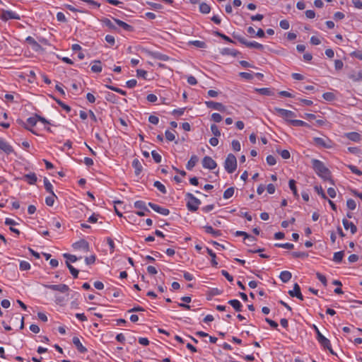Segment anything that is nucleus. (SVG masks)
Wrapping results in <instances>:
<instances>
[{
  "label": "nucleus",
  "mask_w": 362,
  "mask_h": 362,
  "mask_svg": "<svg viewBox=\"0 0 362 362\" xmlns=\"http://www.w3.org/2000/svg\"><path fill=\"white\" fill-rule=\"evenodd\" d=\"M312 164L313 168L319 177H320L324 180L330 182L331 184L334 185V181L331 178L330 170L325 165L322 161L317 159H313Z\"/></svg>",
  "instance_id": "nucleus-1"
},
{
  "label": "nucleus",
  "mask_w": 362,
  "mask_h": 362,
  "mask_svg": "<svg viewBox=\"0 0 362 362\" xmlns=\"http://www.w3.org/2000/svg\"><path fill=\"white\" fill-rule=\"evenodd\" d=\"M224 168L225 170L228 173H233L237 168V159L236 157L232 154L229 153L224 162Z\"/></svg>",
  "instance_id": "nucleus-2"
},
{
  "label": "nucleus",
  "mask_w": 362,
  "mask_h": 362,
  "mask_svg": "<svg viewBox=\"0 0 362 362\" xmlns=\"http://www.w3.org/2000/svg\"><path fill=\"white\" fill-rule=\"evenodd\" d=\"M185 197L189 199V201L187 203V209L192 212L196 211L199 209V206L201 204V201L190 192L186 193Z\"/></svg>",
  "instance_id": "nucleus-3"
},
{
  "label": "nucleus",
  "mask_w": 362,
  "mask_h": 362,
  "mask_svg": "<svg viewBox=\"0 0 362 362\" xmlns=\"http://www.w3.org/2000/svg\"><path fill=\"white\" fill-rule=\"evenodd\" d=\"M274 112L278 116L284 118L288 123H290L291 120H293L292 118L296 117L293 112L280 107H274Z\"/></svg>",
  "instance_id": "nucleus-4"
},
{
  "label": "nucleus",
  "mask_w": 362,
  "mask_h": 362,
  "mask_svg": "<svg viewBox=\"0 0 362 362\" xmlns=\"http://www.w3.org/2000/svg\"><path fill=\"white\" fill-rule=\"evenodd\" d=\"M72 247L74 250H82L85 252H88L90 251V245L88 241L85 239H81L72 245Z\"/></svg>",
  "instance_id": "nucleus-5"
},
{
  "label": "nucleus",
  "mask_w": 362,
  "mask_h": 362,
  "mask_svg": "<svg viewBox=\"0 0 362 362\" xmlns=\"http://www.w3.org/2000/svg\"><path fill=\"white\" fill-rule=\"evenodd\" d=\"M0 18L4 21H7L10 19L19 20L21 18L18 13L12 11L2 10V13L0 15Z\"/></svg>",
  "instance_id": "nucleus-6"
},
{
  "label": "nucleus",
  "mask_w": 362,
  "mask_h": 362,
  "mask_svg": "<svg viewBox=\"0 0 362 362\" xmlns=\"http://www.w3.org/2000/svg\"><path fill=\"white\" fill-rule=\"evenodd\" d=\"M134 207L136 209H139V211H136V214L139 216H145L144 211L150 212L149 209L147 208L146 203L144 201H136L134 202Z\"/></svg>",
  "instance_id": "nucleus-7"
},
{
  "label": "nucleus",
  "mask_w": 362,
  "mask_h": 362,
  "mask_svg": "<svg viewBox=\"0 0 362 362\" xmlns=\"http://www.w3.org/2000/svg\"><path fill=\"white\" fill-rule=\"evenodd\" d=\"M205 105L208 108L216 110L222 112H225L226 109L222 103L212 100L206 101Z\"/></svg>",
  "instance_id": "nucleus-8"
},
{
  "label": "nucleus",
  "mask_w": 362,
  "mask_h": 362,
  "mask_svg": "<svg viewBox=\"0 0 362 362\" xmlns=\"http://www.w3.org/2000/svg\"><path fill=\"white\" fill-rule=\"evenodd\" d=\"M45 288L51 289L52 291H57L61 293H66L69 291V288L66 284H44Z\"/></svg>",
  "instance_id": "nucleus-9"
},
{
  "label": "nucleus",
  "mask_w": 362,
  "mask_h": 362,
  "mask_svg": "<svg viewBox=\"0 0 362 362\" xmlns=\"http://www.w3.org/2000/svg\"><path fill=\"white\" fill-rule=\"evenodd\" d=\"M202 165L204 168L214 170L216 168L217 163L210 156H206L202 160Z\"/></svg>",
  "instance_id": "nucleus-10"
},
{
  "label": "nucleus",
  "mask_w": 362,
  "mask_h": 362,
  "mask_svg": "<svg viewBox=\"0 0 362 362\" xmlns=\"http://www.w3.org/2000/svg\"><path fill=\"white\" fill-rule=\"evenodd\" d=\"M317 334V339L322 347H327L329 345V339L322 334L317 326L313 325Z\"/></svg>",
  "instance_id": "nucleus-11"
},
{
  "label": "nucleus",
  "mask_w": 362,
  "mask_h": 362,
  "mask_svg": "<svg viewBox=\"0 0 362 362\" xmlns=\"http://www.w3.org/2000/svg\"><path fill=\"white\" fill-rule=\"evenodd\" d=\"M148 205L153 210L155 211L156 212L161 214V215H163V216H168L170 214V211L168 209H166V208H163V207H161L158 204H156L154 203H152V202H149L148 204Z\"/></svg>",
  "instance_id": "nucleus-12"
},
{
  "label": "nucleus",
  "mask_w": 362,
  "mask_h": 362,
  "mask_svg": "<svg viewBox=\"0 0 362 362\" xmlns=\"http://www.w3.org/2000/svg\"><path fill=\"white\" fill-rule=\"evenodd\" d=\"M288 294L291 297H296L297 298H298L300 300H303V295H302V293L300 292V288L299 285L297 283H296L293 285V290H290L288 291Z\"/></svg>",
  "instance_id": "nucleus-13"
},
{
  "label": "nucleus",
  "mask_w": 362,
  "mask_h": 362,
  "mask_svg": "<svg viewBox=\"0 0 362 362\" xmlns=\"http://www.w3.org/2000/svg\"><path fill=\"white\" fill-rule=\"evenodd\" d=\"M0 150L8 155L13 152V147L3 139H0Z\"/></svg>",
  "instance_id": "nucleus-14"
},
{
  "label": "nucleus",
  "mask_w": 362,
  "mask_h": 362,
  "mask_svg": "<svg viewBox=\"0 0 362 362\" xmlns=\"http://www.w3.org/2000/svg\"><path fill=\"white\" fill-rule=\"evenodd\" d=\"M314 142L318 146L327 148H331V145L329 144L330 141L329 139H325L321 137H315Z\"/></svg>",
  "instance_id": "nucleus-15"
},
{
  "label": "nucleus",
  "mask_w": 362,
  "mask_h": 362,
  "mask_svg": "<svg viewBox=\"0 0 362 362\" xmlns=\"http://www.w3.org/2000/svg\"><path fill=\"white\" fill-rule=\"evenodd\" d=\"M73 344L76 346V349L81 354L87 352V349L83 346L80 339L77 337H74L72 339Z\"/></svg>",
  "instance_id": "nucleus-16"
},
{
  "label": "nucleus",
  "mask_w": 362,
  "mask_h": 362,
  "mask_svg": "<svg viewBox=\"0 0 362 362\" xmlns=\"http://www.w3.org/2000/svg\"><path fill=\"white\" fill-rule=\"evenodd\" d=\"M342 223L346 230L350 229L351 234H355L357 232V227L354 224V223L344 218L342 220Z\"/></svg>",
  "instance_id": "nucleus-17"
},
{
  "label": "nucleus",
  "mask_w": 362,
  "mask_h": 362,
  "mask_svg": "<svg viewBox=\"0 0 362 362\" xmlns=\"http://www.w3.org/2000/svg\"><path fill=\"white\" fill-rule=\"evenodd\" d=\"M345 136L349 140L355 142H358L361 140V134L356 132H348L345 134Z\"/></svg>",
  "instance_id": "nucleus-18"
},
{
  "label": "nucleus",
  "mask_w": 362,
  "mask_h": 362,
  "mask_svg": "<svg viewBox=\"0 0 362 362\" xmlns=\"http://www.w3.org/2000/svg\"><path fill=\"white\" fill-rule=\"evenodd\" d=\"M132 166L135 170V171H134L135 175H139L142 171L143 167H142L141 162L139 160L138 158H135L133 160Z\"/></svg>",
  "instance_id": "nucleus-19"
},
{
  "label": "nucleus",
  "mask_w": 362,
  "mask_h": 362,
  "mask_svg": "<svg viewBox=\"0 0 362 362\" xmlns=\"http://www.w3.org/2000/svg\"><path fill=\"white\" fill-rule=\"evenodd\" d=\"M23 179L30 185H34L37 182V176L35 173H30L23 176Z\"/></svg>",
  "instance_id": "nucleus-20"
},
{
  "label": "nucleus",
  "mask_w": 362,
  "mask_h": 362,
  "mask_svg": "<svg viewBox=\"0 0 362 362\" xmlns=\"http://www.w3.org/2000/svg\"><path fill=\"white\" fill-rule=\"evenodd\" d=\"M206 233L211 234L213 237H218L221 235V231L220 230H214L211 226H205L204 227Z\"/></svg>",
  "instance_id": "nucleus-21"
},
{
  "label": "nucleus",
  "mask_w": 362,
  "mask_h": 362,
  "mask_svg": "<svg viewBox=\"0 0 362 362\" xmlns=\"http://www.w3.org/2000/svg\"><path fill=\"white\" fill-rule=\"evenodd\" d=\"M198 161H199V158L197 157V156L192 155L186 165L187 169L189 170H192Z\"/></svg>",
  "instance_id": "nucleus-22"
},
{
  "label": "nucleus",
  "mask_w": 362,
  "mask_h": 362,
  "mask_svg": "<svg viewBox=\"0 0 362 362\" xmlns=\"http://www.w3.org/2000/svg\"><path fill=\"white\" fill-rule=\"evenodd\" d=\"M113 20L119 26L122 28L124 30H127V31H132L133 30V27L132 25L127 24V23H125L119 19H117V18H113Z\"/></svg>",
  "instance_id": "nucleus-23"
},
{
  "label": "nucleus",
  "mask_w": 362,
  "mask_h": 362,
  "mask_svg": "<svg viewBox=\"0 0 362 362\" xmlns=\"http://www.w3.org/2000/svg\"><path fill=\"white\" fill-rule=\"evenodd\" d=\"M228 303L235 309V311L240 312L242 310L243 305L238 300H230Z\"/></svg>",
  "instance_id": "nucleus-24"
},
{
  "label": "nucleus",
  "mask_w": 362,
  "mask_h": 362,
  "mask_svg": "<svg viewBox=\"0 0 362 362\" xmlns=\"http://www.w3.org/2000/svg\"><path fill=\"white\" fill-rule=\"evenodd\" d=\"M255 91L263 95H274V92L269 88H255Z\"/></svg>",
  "instance_id": "nucleus-25"
},
{
  "label": "nucleus",
  "mask_w": 362,
  "mask_h": 362,
  "mask_svg": "<svg viewBox=\"0 0 362 362\" xmlns=\"http://www.w3.org/2000/svg\"><path fill=\"white\" fill-rule=\"evenodd\" d=\"M291 277H292V274L288 271H283L281 272V274L279 275L280 279L284 283H287L288 281H289L290 279H291Z\"/></svg>",
  "instance_id": "nucleus-26"
},
{
  "label": "nucleus",
  "mask_w": 362,
  "mask_h": 362,
  "mask_svg": "<svg viewBox=\"0 0 362 362\" xmlns=\"http://www.w3.org/2000/svg\"><path fill=\"white\" fill-rule=\"evenodd\" d=\"M221 54L223 55H231L233 57H236L240 52L234 49L230 48H223L221 51Z\"/></svg>",
  "instance_id": "nucleus-27"
},
{
  "label": "nucleus",
  "mask_w": 362,
  "mask_h": 362,
  "mask_svg": "<svg viewBox=\"0 0 362 362\" xmlns=\"http://www.w3.org/2000/svg\"><path fill=\"white\" fill-rule=\"evenodd\" d=\"M151 55L154 59L161 60L163 62H167L170 59V57L168 55L162 54L160 52H153Z\"/></svg>",
  "instance_id": "nucleus-28"
},
{
  "label": "nucleus",
  "mask_w": 362,
  "mask_h": 362,
  "mask_svg": "<svg viewBox=\"0 0 362 362\" xmlns=\"http://www.w3.org/2000/svg\"><path fill=\"white\" fill-rule=\"evenodd\" d=\"M246 47H247L249 48H255V49H257L259 50H263L264 48L263 45H262L257 42H255V41H254V42H248L247 41Z\"/></svg>",
  "instance_id": "nucleus-29"
},
{
  "label": "nucleus",
  "mask_w": 362,
  "mask_h": 362,
  "mask_svg": "<svg viewBox=\"0 0 362 362\" xmlns=\"http://www.w3.org/2000/svg\"><path fill=\"white\" fill-rule=\"evenodd\" d=\"M91 71L94 73H100L102 71V66L100 61H94V64L91 66Z\"/></svg>",
  "instance_id": "nucleus-30"
},
{
  "label": "nucleus",
  "mask_w": 362,
  "mask_h": 362,
  "mask_svg": "<svg viewBox=\"0 0 362 362\" xmlns=\"http://www.w3.org/2000/svg\"><path fill=\"white\" fill-rule=\"evenodd\" d=\"M206 252L207 253L209 254V255L211 257V265L213 267H216L217 265H218V262H216V254L213 252L212 250L209 249V248H206Z\"/></svg>",
  "instance_id": "nucleus-31"
},
{
  "label": "nucleus",
  "mask_w": 362,
  "mask_h": 362,
  "mask_svg": "<svg viewBox=\"0 0 362 362\" xmlns=\"http://www.w3.org/2000/svg\"><path fill=\"white\" fill-rule=\"evenodd\" d=\"M211 7L206 3H201L199 4V11L204 14H207L210 12Z\"/></svg>",
  "instance_id": "nucleus-32"
},
{
  "label": "nucleus",
  "mask_w": 362,
  "mask_h": 362,
  "mask_svg": "<svg viewBox=\"0 0 362 362\" xmlns=\"http://www.w3.org/2000/svg\"><path fill=\"white\" fill-rule=\"evenodd\" d=\"M344 255V251L337 252L334 254L333 260L337 263H340L343 259Z\"/></svg>",
  "instance_id": "nucleus-33"
},
{
  "label": "nucleus",
  "mask_w": 362,
  "mask_h": 362,
  "mask_svg": "<svg viewBox=\"0 0 362 362\" xmlns=\"http://www.w3.org/2000/svg\"><path fill=\"white\" fill-rule=\"evenodd\" d=\"M288 185L291 190L293 192L294 197L296 198L298 197V194L296 186V181L294 180H290L288 182Z\"/></svg>",
  "instance_id": "nucleus-34"
},
{
  "label": "nucleus",
  "mask_w": 362,
  "mask_h": 362,
  "mask_svg": "<svg viewBox=\"0 0 362 362\" xmlns=\"http://www.w3.org/2000/svg\"><path fill=\"white\" fill-rule=\"evenodd\" d=\"M235 236H243L244 239H252V240H256V238L251 235L248 234L246 232L238 230L235 233Z\"/></svg>",
  "instance_id": "nucleus-35"
},
{
  "label": "nucleus",
  "mask_w": 362,
  "mask_h": 362,
  "mask_svg": "<svg viewBox=\"0 0 362 362\" xmlns=\"http://www.w3.org/2000/svg\"><path fill=\"white\" fill-rule=\"evenodd\" d=\"M66 264L74 278H77L78 275V270L74 268L68 261H66Z\"/></svg>",
  "instance_id": "nucleus-36"
},
{
  "label": "nucleus",
  "mask_w": 362,
  "mask_h": 362,
  "mask_svg": "<svg viewBox=\"0 0 362 362\" xmlns=\"http://www.w3.org/2000/svg\"><path fill=\"white\" fill-rule=\"evenodd\" d=\"M153 186L157 188L162 194H165L167 190L165 187L159 181H156L153 183Z\"/></svg>",
  "instance_id": "nucleus-37"
},
{
  "label": "nucleus",
  "mask_w": 362,
  "mask_h": 362,
  "mask_svg": "<svg viewBox=\"0 0 362 362\" xmlns=\"http://www.w3.org/2000/svg\"><path fill=\"white\" fill-rule=\"evenodd\" d=\"M37 122V115H35L34 117H30L27 119L26 124L28 125V127L31 129V127L36 125Z\"/></svg>",
  "instance_id": "nucleus-38"
},
{
  "label": "nucleus",
  "mask_w": 362,
  "mask_h": 362,
  "mask_svg": "<svg viewBox=\"0 0 362 362\" xmlns=\"http://www.w3.org/2000/svg\"><path fill=\"white\" fill-rule=\"evenodd\" d=\"M290 124L294 127H308V124L304 121L299 119H293L290 121Z\"/></svg>",
  "instance_id": "nucleus-39"
},
{
  "label": "nucleus",
  "mask_w": 362,
  "mask_h": 362,
  "mask_svg": "<svg viewBox=\"0 0 362 362\" xmlns=\"http://www.w3.org/2000/svg\"><path fill=\"white\" fill-rule=\"evenodd\" d=\"M53 99L56 101V103L62 107L63 108L66 112H69L71 111V107L64 103L62 100L59 99H57L56 98L53 97Z\"/></svg>",
  "instance_id": "nucleus-40"
},
{
  "label": "nucleus",
  "mask_w": 362,
  "mask_h": 362,
  "mask_svg": "<svg viewBox=\"0 0 362 362\" xmlns=\"http://www.w3.org/2000/svg\"><path fill=\"white\" fill-rule=\"evenodd\" d=\"M105 87L107 88L108 89L111 90H113V91H115L116 93H119V94H121L122 95H127V92L125 90H123L122 89L117 88L115 86L106 84Z\"/></svg>",
  "instance_id": "nucleus-41"
},
{
  "label": "nucleus",
  "mask_w": 362,
  "mask_h": 362,
  "mask_svg": "<svg viewBox=\"0 0 362 362\" xmlns=\"http://www.w3.org/2000/svg\"><path fill=\"white\" fill-rule=\"evenodd\" d=\"M57 198V196L54 193L51 194L50 196L47 197L45 199V203L49 206H52L54 203V199Z\"/></svg>",
  "instance_id": "nucleus-42"
},
{
  "label": "nucleus",
  "mask_w": 362,
  "mask_h": 362,
  "mask_svg": "<svg viewBox=\"0 0 362 362\" xmlns=\"http://www.w3.org/2000/svg\"><path fill=\"white\" fill-rule=\"evenodd\" d=\"M44 185L46 191L50 194L54 193L52 189V185L50 183V182L48 180L47 177L44 178Z\"/></svg>",
  "instance_id": "nucleus-43"
},
{
  "label": "nucleus",
  "mask_w": 362,
  "mask_h": 362,
  "mask_svg": "<svg viewBox=\"0 0 362 362\" xmlns=\"http://www.w3.org/2000/svg\"><path fill=\"white\" fill-rule=\"evenodd\" d=\"M101 21L104 25H105L110 29H112V30L116 29L115 25L112 23V22L109 18H105L102 19Z\"/></svg>",
  "instance_id": "nucleus-44"
},
{
  "label": "nucleus",
  "mask_w": 362,
  "mask_h": 362,
  "mask_svg": "<svg viewBox=\"0 0 362 362\" xmlns=\"http://www.w3.org/2000/svg\"><path fill=\"white\" fill-rule=\"evenodd\" d=\"M233 37L237 40H238L241 44L246 46L247 40L244 37L235 33H233Z\"/></svg>",
  "instance_id": "nucleus-45"
},
{
  "label": "nucleus",
  "mask_w": 362,
  "mask_h": 362,
  "mask_svg": "<svg viewBox=\"0 0 362 362\" xmlns=\"http://www.w3.org/2000/svg\"><path fill=\"white\" fill-rule=\"evenodd\" d=\"M234 188L233 187H229L225 192H223V198L227 199L230 198L233 194H234Z\"/></svg>",
  "instance_id": "nucleus-46"
},
{
  "label": "nucleus",
  "mask_w": 362,
  "mask_h": 362,
  "mask_svg": "<svg viewBox=\"0 0 362 362\" xmlns=\"http://www.w3.org/2000/svg\"><path fill=\"white\" fill-rule=\"evenodd\" d=\"M315 192L323 199H327V197L324 192V190L322 189V187L321 186H315L314 187Z\"/></svg>",
  "instance_id": "nucleus-47"
},
{
  "label": "nucleus",
  "mask_w": 362,
  "mask_h": 362,
  "mask_svg": "<svg viewBox=\"0 0 362 362\" xmlns=\"http://www.w3.org/2000/svg\"><path fill=\"white\" fill-rule=\"evenodd\" d=\"M274 246L277 247H282V248H286V249H288V250H291V249H293L294 247L293 244L289 243H276V244H274Z\"/></svg>",
  "instance_id": "nucleus-48"
},
{
  "label": "nucleus",
  "mask_w": 362,
  "mask_h": 362,
  "mask_svg": "<svg viewBox=\"0 0 362 362\" xmlns=\"http://www.w3.org/2000/svg\"><path fill=\"white\" fill-rule=\"evenodd\" d=\"M19 268L21 271H27L30 269V264L27 261H21L20 262Z\"/></svg>",
  "instance_id": "nucleus-49"
},
{
  "label": "nucleus",
  "mask_w": 362,
  "mask_h": 362,
  "mask_svg": "<svg viewBox=\"0 0 362 362\" xmlns=\"http://www.w3.org/2000/svg\"><path fill=\"white\" fill-rule=\"evenodd\" d=\"M332 284H333L334 285H336V286H339V287H338V288H335V289H334V293H337V294H342V293H343V291H342V289L340 288V286H342L341 282L340 281H339V280H334V281H332Z\"/></svg>",
  "instance_id": "nucleus-50"
},
{
  "label": "nucleus",
  "mask_w": 362,
  "mask_h": 362,
  "mask_svg": "<svg viewBox=\"0 0 362 362\" xmlns=\"http://www.w3.org/2000/svg\"><path fill=\"white\" fill-rule=\"evenodd\" d=\"M291 255L295 258H305L308 257V254L305 252H293Z\"/></svg>",
  "instance_id": "nucleus-51"
},
{
  "label": "nucleus",
  "mask_w": 362,
  "mask_h": 362,
  "mask_svg": "<svg viewBox=\"0 0 362 362\" xmlns=\"http://www.w3.org/2000/svg\"><path fill=\"white\" fill-rule=\"evenodd\" d=\"M63 256L66 258L67 261L70 263V262H76L78 258L74 255H70V254H67V253H65L63 255ZM81 257H79L80 259Z\"/></svg>",
  "instance_id": "nucleus-52"
},
{
  "label": "nucleus",
  "mask_w": 362,
  "mask_h": 362,
  "mask_svg": "<svg viewBox=\"0 0 362 362\" xmlns=\"http://www.w3.org/2000/svg\"><path fill=\"white\" fill-rule=\"evenodd\" d=\"M322 98L327 101H332L335 98V95L333 93L331 92H327L323 93Z\"/></svg>",
  "instance_id": "nucleus-53"
},
{
  "label": "nucleus",
  "mask_w": 362,
  "mask_h": 362,
  "mask_svg": "<svg viewBox=\"0 0 362 362\" xmlns=\"http://www.w3.org/2000/svg\"><path fill=\"white\" fill-rule=\"evenodd\" d=\"M211 131L212 134L214 135V136H221V132L218 129V127L217 125L213 124L211 125Z\"/></svg>",
  "instance_id": "nucleus-54"
},
{
  "label": "nucleus",
  "mask_w": 362,
  "mask_h": 362,
  "mask_svg": "<svg viewBox=\"0 0 362 362\" xmlns=\"http://www.w3.org/2000/svg\"><path fill=\"white\" fill-rule=\"evenodd\" d=\"M151 156L154 160V161L156 163H159L161 162V156L157 153L156 151H151Z\"/></svg>",
  "instance_id": "nucleus-55"
},
{
  "label": "nucleus",
  "mask_w": 362,
  "mask_h": 362,
  "mask_svg": "<svg viewBox=\"0 0 362 362\" xmlns=\"http://www.w3.org/2000/svg\"><path fill=\"white\" fill-rule=\"evenodd\" d=\"M17 122L18 124L23 127L25 129L31 132L34 134H37V133L32 129H30L28 125L26 124V122H23L22 119H17Z\"/></svg>",
  "instance_id": "nucleus-56"
},
{
  "label": "nucleus",
  "mask_w": 362,
  "mask_h": 362,
  "mask_svg": "<svg viewBox=\"0 0 362 362\" xmlns=\"http://www.w3.org/2000/svg\"><path fill=\"white\" fill-rule=\"evenodd\" d=\"M346 206L350 210H354L356 208V203L352 199H349L346 201Z\"/></svg>",
  "instance_id": "nucleus-57"
},
{
  "label": "nucleus",
  "mask_w": 362,
  "mask_h": 362,
  "mask_svg": "<svg viewBox=\"0 0 362 362\" xmlns=\"http://www.w3.org/2000/svg\"><path fill=\"white\" fill-rule=\"evenodd\" d=\"M348 168L350 169V170L353 173H354V174H356L357 175H359V176L362 175V171L360 170L356 166L352 165H348Z\"/></svg>",
  "instance_id": "nucleus-58"
},
{
  "label": "nucleus",
  "mask_w": 362,
  "mask_h": 362,
  "mask_svg": "<svg viewBox=\"0 0 362 362\" xmlns=\"http://www.w3.org/2000/svg\"><path fill=\"white\" fill-rule=\"evenodd\" d=\"M277 152L281 155V156L284 159H288L291 156L290 153L288 150H277Z\"/></svg>",
  "instance_id": "nucleus-59"
},
{
  "label": "nucleus",
  "mask_w": 362,
  "mask_h": 362,
  "mask_svg": "<svg viewBox=\"0 0 362 362\" xmlns=\"http://www.w3.org/2000/svg\"><path fill=\"white\" fill-rule=\"evenodd\" d=\"M232 148L235 151H240L241 148L240 143L238 140H233L232 143Z\"/></svg>",
  "instance_id": "nucleus-60"
},
{
  "label": "nucleus",
  "mask_w": 362,
  "mask_h": 362,
  "mask_svg": "<svg viewBox=\"0 0 362 362\" xmlns=\"http://www.w3.org/2000/svg\"><path fill=\"white\" fill-rule=\"evenodd\" d=\"M105 99L111 103H116V95L112 93L108 92L105 95Z\"/></svg>",
  "instance_id": "nucleus-61"
},
{
  "label": "nucleus",
  "mask_w": 362,
  "mask_h": 362,
  "mask_svg": "<svg viewBox=\"0 0 362 362\" xmlns=\"http://www.w3.org/2000/svg\"><path fill=\"white\" fill-rule=\"evenodd\" d=\"M25 41L31 45L33 47H39V44L37 42V41L31 36H28L26 37Z\"/></svg>",
  "instance_id": "nucleus-62"
},
{
  "label": "nucleus",
  "mask_w": 362,
  "mask_h": 362,
  "mask_svg": "<svg viewBox=\"0 0 362 362\" xmlns=\"http://www.w3.org/2000/svg\"><path fill=\"white\" fill-rule=\"evenodd\" d=\"M190 43L199 48H205L206 47V43L203 41L194 40V41H192Z\"/></svg>",
  "instance_id": "nucleus-63"
},
{
  "label": "nucleus",
  "mask_w": 362,
  "mask_h": 362,
  "mask_svg": "<svg viewBox=\"0 0 362 362\" xmlns=\"http://www.w3.org/2000/svg\"><path fill=\"white\" fill-rule=\"evenodd\" d=\"M165 138L169 141H173L175 139V136L173 133L170 132L169 130H166L165 132Z\"/></svg>",
  "instance_id": "nucleus-64"
}]
</instances>
